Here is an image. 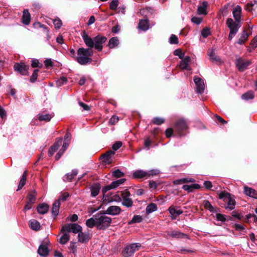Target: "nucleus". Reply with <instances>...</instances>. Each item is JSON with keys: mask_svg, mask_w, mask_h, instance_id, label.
Instances as JSON below:
<instances>
[{"mask_svg": "<svg viewBox=\"0 0 257 257\" xmlns=\"http://www.w3.org/2000/svg\"><path fill=\"white\" fill-rule=\"evenodd\" d=\"M241 11L242 9L241 7L239 5L236 6L232 10V15L235 21L231 18H228L227 19L226 25L230 30L228 36V39L229 40H232L234 37L241 26L240 22L241 18Z\"/></svg>", "mask_w": 257, "mask_h": 257, "instance_id": "nucleus-1", "label": "nucleus"}, {"mask_svg": "<svg viewBox=\"0 0 257 257\" xmlns=\"http://www.w3.org/2000/svg\"><path fill=\"white\" fill-rule=\"evenodd\" d=\"M83 40L85 45L91 49L94 47L97 50L100 51L103 48V44L106 41V38L104 36L98 35L93 39L91 38L86 33L82 35Z\"/></svg>", "mask_w": 257, "mask_h": 257, "instance_id": "nucleus-2", "label": "nucleus"}, {"mask_svg": "<svg viewBox=\"0 0 257 257\" xmlns=\"http://www.w3.org/2000/svg\"><path fill=\"white\" fill-rule=\"evenodd\" d=\"M77 55L75 60L80 64L86 65L91 63L92 59L90 57L93 55V51L89 47L87 49L80 48L77 50Z\"/></svg>", "mask_w": 257, "mask_h": 257, "instance_id": "nucleus-3", "label": "nucleus"}, {"mask_svg": "<svg viewBox=\"0 0 257 257\" xmlns=\"http://www.w3.org/2000/svg\"><path fill=\"white\" fill-rule=\"evenodd\" d=\"M96 219V227L99 229H104L109 226L111 219L105 214L95 215Z\"/></svg>", "mask_w": 257, "mask_h": 257, "instance_id": "nucleus-4", "label": "nucleus"}, {"mask_svg": "<svg viewBox=\"0 0 257 257\" xmlns=\"http://www.w3.org/2000/svg\"><path fill=\"white\" fill-rule=\"evenodd\" d=\"M141 244L140 243H133L126 245L122 251V254L124 257H130L136 251L140 249Z\"/></svg>", "mask_w": 257, "mask_h": 257, "instance_id": "nucleus-5", "label": "nucleus"}, {"mask_svg": "<svg viewBox=\"0 0 257 257\" xmlns=\"http://www.w3.org/2000/svg\"><path fill=\"white\" fill-rule=\"evenodd\" d=\"M188 128L186 121L183 118L178 120L174 125V129L180 136L184 135V132Z\"/></svg>", "mask_w": 257, "mask_h": 257, "instance_id": "nucleus-6", "label": "nucleus"}, {"mask_svg": "<svg viewBox=\"0 0 257 257\" xmlns=\"http://www.w3.org/2000/svg\"><path fill=\"white\" fill-rule=\"evenodd\" d=\"M61 231L79 233L80 231H82V227L77 223H70L64 225L62 228Z\"/></svg>", "mask_w": 257, "mask_h": 257, "instance_id": "nucleus-7", "label": "nucleus"}, {"mask_svg": "<svg viewBox=\"0 0 257 257\" xmlns=\"http://www.w3.org/2000/svg\"><path fill=\"white\" fill-rule=\"evenodd\" d=\"M130 193L128 191H123L121 192L122 204L127 207H131L133 204V200L130 197Z\"/></svg>", "mask_w": 257, "mask_h": 257, "instance_id": "nucleus-8", "label": "nucleus"}, {"mask_svg": "<svg viewBox=\"0 0 257 257\" xmlns=\"http://www.w3.org/2000/svg\"><path fill=\"white\" fill-rule=\"evenodd\" d=\"M14 68L15 71L23 75H27L28 74L29 66L25 65L24 63H16L14 65Z\"/></svg>", "mask_w": 257, "mask_h": 257, "instance_id": "nucleus-9", "label": "nucleus"}, {"mask_svg": "<svg viewBox=\"0 0 257 257\" xmlns=\"http://www.w3.org/2000/svg\"><path fill=\"white\" fill-rule=\"evenodd\" d=\"M194 81L196 85V91L197 93H202L204 92L205 85L203 80L197 76L194 78Z\"/></svg>", "mask_w": 257, "mask_h": 257, "instance_id": "nucleus-10", "label": "nucleus"}, {"mask_svg": "<svg viewBox=\"0 0 257 257\" xmlns=\"http://www.w3.org/2000/svg\"><path fill=\"white\" fill-rule=\"evenodd\" d=\"M167 238L171 237L176 238H182L187 236V235L178 230H168L165 232Z\"/></svg>", "mask_w": 257, "mask_h": 257, "instance_id": "nucleus-11", "label": "nucleus"}, {"mask_svg": "<svg viewBox=\"0 0 257 257\" xmlns=\"http://www.w3.org/2000/svg\"><path fill=\"white\" fill-rule=\"evenodd\" d=\"M235 64L238 70L243 71L251 64V62L249 60L244 61L239 58L236 60Z\"/></svg>", "mask_w": 257, "mask_h": 257, "instance_id": "nucleus-12", "label": "nucleus"}, {"mask_svg": "<svg viewBox=\"0 0 257 257\" xmlns=\"http://www.w3.org/2000/svg\"><path fill=\"white\" fill-rule=\"evenodd\" d=\"M121 211V208L117 206H111L108 207L105 211V213L111 215H117Z\"/></svg>", "mask_w": 257, "mask_h": 257, "instance_id": "nucleus-13", "label": "nucleus"}, {"mask_svg": "<svg viewBox=\"0 0 257 257\" xmlns=\"http://www.w3.org/2000/svg\"><path fill=\"white\" fill-rule=\"evenodd\" d=\"M114 152L112 151H109L102 156V161L107 163L110 164L113 160Z\"/></svg>", "mask_w": 257, "mask_h": 257, "instance_id": "nucleus-14", "label": "nucleus"}, {"mask_svg": "<svg viewBox=\"0 0 257 257\" xmlns=\"http://www.w3.org/2000/svg\"><path fill=\"white\" fill-rule=\"evenodd\" d=\"M62 143V139L60 138L57 140L56 142L54 144L53 146H52L49 149L48 155L49 156L51 157L53 156L54 152L58 150V148L61 145Z\"/></svg>", "mask_w": 257, "mask_h": 257, "instance_id": "nucleus-15", "label": "nucleus"}, {"mask_svg": "<svg viewBox=\"0 0 257 257\" xmlns=\"http://www.w3.org/2000/svg\"><path fill=\"white\" fill-rule=\"evenodd\" d=\"M168 211L171 215V216L172 219H175L177 216L183 213V211L182 210L176 209L173 206H171L168 208Z\"/></svg>", "mask_w": 257, "mask_h": 257, "instance_id": "nucleus-16", "label": "nucleus"}, {"mask_svg": "<svg viewBox=\"0 0 257 257\" xmlns=\"http://www.w3.org/2000/svg\"><path fill=\"white\" fill-rule=\"evenodd\" d=\"M90 238V235L89 233L80 231L78 234V241L81 243H86Z\"/></svg>", "mask_w": 257, "mask_h": 257, "instance_id": "nucleus-17", "label": "nucleus"}, {"mask_svg": "<svg viewBox=\"0 0 257 257\" xmlns=\"http://www.w3.org/2000/svg\"><path fill=\"white\" fill-rule=\"evenodd\" d=\"M208 56L210 60L213 62H220V59L216 55L215 49L211 48L208 50L207 52Z\"/></svg>", "mask_w": 257, "mask_h": 257, "instance_id": "nucleus-18", "label": "nucleus"}, {"mask_svg": "<svg viewBox=\"0 0 257 257\" xmlns=\"http://www.w3.org/2000/svg\"><path fill=\"white\" fill-rule=\"evenodd\" d=\"M149 28V21L147 19L140 20L139 25L138 29L143 31H146Z\"/></svg>", "mask_w": 257, "mask_h": 257, "instance_id": "nucleus-19", "label": "nucleus"}, {"mask_svg": "<svg viewBox=\"0 0 257 257\" xmlns=\"http://www.w3.org/2000/svg\"><path fill=\"white\" fill-rule=\"evenodd\" d=\"M147 173L146 171L143 170H138L133 173V177L137 179L147 178Z\"/></svg>", "mask_w": 257, "mask_h": 257, "instance_id": "nucleus-20", "label": "nucleus"}, {"mask_svg": "<svg viewBox=\"0 0 257 257\" xmlns=\"http://www.w3.org/2000/svg\"><path fill=\"white\" fill-rule=\"evenodd\" d=\"M190 60L191 59L189 56L185 57L180 62V67L183 70H191V69L188 67V64Z\"/></svg>", "mask_w": 257, "mask_h": 257, "instance_id": "nucleus-21", "label": "nucleus"}, {"mask_svg": "<svg viewBox=\"0 0 257 257\" xmlns=\"http://www.w3.org/2000/svg\"><path fill=\"white\" fill-rule=\"evenodd\" d=\"M38 253L42 256H47L49 253V250L46 245L41 244L38 249Z\"/></svg>", "mask_w": 257, "mask_h": 257, "instance_id": "nucleus-22", "label": "nucleus"}, {"mask_svg": "<svg viewBox=\"0 0 257 257\" xmlns=\"http://www.w3.org/2000/svg\"><path fill=\"white\" fill-rule=\"evenodd\" d=\"M31 21V15L28 10H24L22 17V22L24 24L28 25Z\"/></svg>", "mask_w": 257, "mask_h": 257, "instance_id": "nucleus-23", "label": "nucleus"}, {"mask_svg": "<svg viewBox=\"0 0 257 257\" xmlns=\"http://www.w3.org/2000/svg\"><path fill=\"white\" fill-rule=\"evenodd\" d=\"M208 3L204 1L202 3L201 5L198 7L197 13L199 15H206L207 14V7Z\"/></svg>", "mask_w": 257, "mask_h": 257, "instance_id": "nucleus-24", "label": "nucleus"}, {"mask_svg": "<svg viewBox=\"0 0 257 257\" xmlns=\"http://www.w3.org/2000/svg\"><path fill=\"white\" fill-rule=\"evenodd\" d=\"M78 174L77 170H73L71 173L66 174L63 178V180L65 182L71 181L75 176Z\"/></svg>", "mask_w": 257, "mask_h": 257, "instance_id": "nucleus-25", "label": "nucleus"}, {"mask_svg": "<svg viewBox=\"0 0 257 257\" xmlns=\"http://www.w3.org/2000/svg\"><path fill=\"white\" fill-rule=\"evenodd\" d=\"M244 192L247 196L254 198H257V193L255 190L251 188L245 186L244 187Z\"/></svg>", "mask_w": 257, "mask_h": 257, "instance_id": "nucleus-26", "label": "nucleus"}, {"mask_svg": "<svg viewBox=\"0 0 257 257\" xmlns=\"http://www.w3.org/2000/svg\"><path fill=\"white\" fill-rule=\"evenodd\" d=\"M49 210V206L46 203L40 204L37 207V211L40 214L46 213Z\"/></svg>", "mask_w": 257, "mask_h": 257, "instance_id": "nucleus-27", "label": "nucleus"}, {"mask_svg": "<svg viewBox=\"0 0 257 257\" xmlns=\"http://www.w3.org/2000/svg\"><path fill=\"white\" fill-rule=\"evenodd\" d=\"M60 202L59 200H56L53 204L51 212L54 216H56L59 211Z\"/></svg>", "mask_w": 257, "mask_h": 257, "instance_id": "nucleus-28", "label": "nucleus"}, {"mask_svg": "<svg viewBox=\"0 0 257 257\" xmlns=\"http://www.w3.org/2000/svg\"><path fill=\"white\" fill-rule=\"evenodd\" d=\"M91 195L93 197L96 196L99 193L100 186L99 184H95L92 185L91 188Z\"/></svg>", "mask_w": 257, "mask_h": 257, "instance_id": "nucleus-29", "label": "nucleus"}, {"mask_svg": "<svg viewBox=\"0 0 257 257\" xmlns=\"http://www.w3.org/2000/svg\"><path fill=\"white\" fill-rule=\"evenodd\" d=\"M140 13L141 15L145 17H148L154 13V10L151 8H146L140 10Z\"/></svg>", "mask_w": 257, "mask_h": 257, "instance_id": "nucleus-30", "label": "nucleus"}, {"mask_svg": "<svg viewBox=\"0 0 257 257\" xmlns=\"http://www.w3.org/2000/svg\"><path fill=\"white\" fill-rule=\"evenodd\" d=\"M29 226L34 230H38L40 228V223L35 219H32L29 221Z\"/></svg>", "mask_w": 257, "mask_h": 257, "instance_id": "nucleus-31", "label": "nucleus"}, {"mask_svg": "<svg viewBox=\"0 0 257 257\" xmlns=\"http://www.w3.org/2000/svg\"><path fill=\"white\" fill-rule=\"evenodd\" d=\"M53 114H39L38 115V119L40 121H49L53 117Z\"/></svg>", "mask_w": 257, "mask_h": 257, "instance_id": "nucleus-32", "label": "nucleus"}, {"mask_svg": "<svg viewBox=\"0 0 257 257\" xmlns=\"http://www.w3.org/2000/svg\"><path fill=\"white\" fill-rule=\"evenodd\" d=\"M119 44V40L116 37L111 38L108 43V47L110 49H113L116 47Z\"/></svg>", "mask_w": 257, "mask_h": 257, "instance_id": "nucleus-33", "label": "nucleus"}, {"mask_svg": "<svg viewBox=\"0 0 257 257\" xmlns=\"http://www.w3.org/2000/svg\"><path fill=\"white\" fill-rule=\"evenodd\" d=\"M110 189H112L110 184L105 186L102 188V192L103 193V199L104 202H106L107 199L109 198V196L107 194H106V193L108 190Z\"/></svg>", "mask_w": 257, "mask_h": 257, "instance_id": "nucleus-34", "label": "nucleus"}, {"mask_svg": "<svg viewBox=\"0 0 257 257\" xmlns=\"http://www.w3.org/2000/svg\"><path fill=\"white\" fill-rule=\"evenodd\" d=\"M158 209L157 206L156 204L152 203L149 204L146 208V211L147 214L151 213L156 211Z\"/></svg>", "mask_w": 257, "mask_h": 257, "instance_id": "nucleus-35", "label": "nucleus"}, {"mask_svg": "<svg viewBox=\"0 0 257 257\" xmlns=\"http://www.w3.org/2000/svg\"><path fill=\"white\" fill-rule=\"evenodd\" d=\"M235 201L234 199H232L230 197H228L227 204L225 208L229 210H231L235 208Z\"/></svg>", "mask_w": 257, "mask_h": 257, "instance_id": "nucleus-36", "label": "nucleus"}, {"mask_svg": "<svg viewBox=\"0 0 257 257\" xmlns=\"http://www.w3.org/2000/svg\"><path fill=\"white\" fill-rule=\"evenodd\" d=\"M122 200L121 197L119 195L115 194L112 197H109L106 202L110 203L112 202H120Z\"/></svg>", "mask_w": 257, "mask_h": 257, "instance_id": "nucleus-37", "label": "nucleus"}, {"mask_svg": "<svg viewBox=\"0 0 257 257\" xmlns=\"http://www.w3.org/2000/svg\"><path fill=\"white\" fill-rule=\"evenodd\" d=\"M248 37V34L245 31H243V33L241 34L240 38L237 41V44L239 45L243 44L245 41L247 40Z\"/></svg>", "mask_w": 257, "mask_h": 257, "instance_id": "nucleus-38", "label": "nucleus"}, {"mask_svg": "<svg viewBox=\"0 0 257 257\" xmlns=\"http://www.w3.org/2000/svg\"><path fill=\"white\" fill-rule=\"evenodd\" d=\"M63 234L60 238V243L64 244L66 243L69 240L70 236L68 232H62Z\"/></svg>", "mask_w": 257, "mask_h": 257, "instance_id": "nucleus-39", "label": "nucleus"}, {"mask_svg": "<svg viewBox=\"0 0 257 257\" xmlns=\"http://www.w3.org/2000/svg\"><path fill=\"white\" fill-rule=\"evenodd\" d=\"M94 218H90L87 219L86 221V225L89 228H92L94 226H96V219H95V215L94 216Z\"/></svg>", "mask_w": 257, "mask_h": 257, "instance_id": "nucleus-40", "label": "nucleus"}, {"mask_svg": "<svg viewBox=\"0 0 257 257\" xmlns=\"http://www.w3.org/2000/svg\"><path fill=\"white\" fill-rule=\"evenodd\" d=\"M26 181V172L25 171L24 174L21 178L19 184L18 185V188L17 189V191L21 189L25 185Z\"/></svg>", "mask_w": 257, "mask_h": 257, "instance_id": "nucleus-41", "label": "nucleus"}, {"mask_svg": "<svg viewBox=\"0 0 257 257\" xmlns=\"http://www.w3.org/2000/svg\"><path fill=\"white\" fill-rule=\"evenodd\" d=\"M254 97V94L252 91H249L246 93L243 94L241 96V98L243 100H248L251 99Z\"/></svg>", "mask_w": 257, "mask_h": 257, "instance_id": "nucleus-42", "label": "nucleus"}, {"mask_svg": "<svg viewBox=\"0 0 257 257\" xmlns=\"http://www.w3.org/2000/svg\"><path fill=\"white\" fill-rule=\"evenodd\" d=\"M199 187V185L198 184H193L192 185H184L183 186V189L184 190L187 191L188 192H191V191H192L193 189L198 188Z\"/></svg>", "mask_w": 257, "mask_h": 257, "instance_id": "nucleus-43", "label": "nucleus"}, {"mask_svg": "<svg viewBox=\"0 0 257 257\" xmlns=\"http://www.w3.org/2000/svg\"><path fill=\"white\" fill-rule=\"evenodd\" d=\"M67 81V79L66 77L62 76L59 79L56 81V85L58 87H60L62 86L63 85L66 83Z\"/></svg>", "mask_w": 257, "mask_h": 257, "instance_id": "nucleus-44", "label": "nucleus"}, {"mask_svg": "<svg viewBox=\"0 0 257 257\" xmlns=\"http://www.w3.org/2000/svg\"><path fill=\"white\" fill-rule=\"evenodd\" d=\"M203 205L206 209L209 210L211 212H214L215 211L213 206L210 204V202L208 200H205L203 202Z\"/></svg>", "mask_w": 257, "mask_h": 257, "instance_id": "nucleus-45", "label": "nucleus"}, {"mask_svg": "<svg viewBox=\"0 0 257 257\" xmlns=\"http://www.w3.org/2000/svg\"><path fill=\"white\" fill-rule=\"evenodd\" d=\"M147 174V178L151 176L157 175L160 173V171L158 169H153L146 171Z\"/></svg>", "mask_w": 257, "mask_h": 257, "instance_id": "nucleus-46", "label": "nucleus"}, {"mask_svg": "<svg viewBox=\"0 0 257 257\" xmlns=\"http://www.w3.org/2000/svg\"><path fill=\"white\" fill-rule=\"evenodd\" d=\"M169 42L171 44H177L179 43L177 37L174 34L171 35Z\"/></svg>", "mask_w": 257, "mask_h": 257, "instance_id": "nucleus-47", "label": "nucleus"}, {"mask_svg": "<svg viewBox=\"0 0 257 257\" xmlns=\"http://www.w3.org/2000/svg\"><path fill=\"white\" fill-rule=\"evenodd\" d=\"M67 148H65L63 146H62L61 149L59 150V151L58 152L57 155L55 156V160H58L62 156V155L64 154L65 151L66 150Z\"/></svg>", "mask_w": 257, "mask_h": 257, "instance_id": "nucleus-48", "label": "nucleus"}, {"mask_svg": "<svg viewBox=\"0 0 257 257\" xmlns=\"http://www.w3.org/2000/svg\"><path fill=\"white\" fill-rule=\"evenodd\" d=\"M194 180L193 179H188V178H183L181 179H178L174 181L175 184H178L180 182H194Z\"/></svg>", "mask_w": 257, "mask_h": 257, "instance_id": "nucleus-49", "label": "nucleus"}, {"mask_svg": "<svg viewBox=\"0 0 257 257\" xmlns=\"http://www.w3.org/2000/svg\"><path fill=\"white\" fill-rule=\"evenodd\" d=\"M124 173L122 172L119 169L115 170L112 172V176L116 178H119L123 176Z\"/></svg>", "mask_w": 257, "mask_h": 257, "instance_id": "nucleus-50", "label": "nucleus"}, {"mask_svg": "<svg viewBox=\"0 0 257 257\" xmlns=\"http://www.w3.org/2000/svg\"><path fill=\"white\" fill-rule=\"evenodd\" d=\"M39 70L38 69H35L34 70L31 78H30V81L32 83H34L36 81L37 77H38V73Z\"/></svg>", "mask_w": 257, "mask_h": 257, "instance_id": "nucleus-51", "label": "nucleus"}, {"mask_svg": "<svg viewBox=\"0 0 257 257\" xmlns=\"http://www.w3.org/2000/svg\"><path fill=\"white\" fill-rule=\"evenodd\" d=\"M210 34V30L208 28H205L201 31V35L203 38H207Z\"/></svg>", "mask_w": 257, "mask_h": 257, "instance_id": "nucleus-52", "label": "nucleus"}, {"mask_svg": "<svg viewBox=\"0 0 257 257\" xmlns=\"http://www.w3.org/2000/svg\"><path fill=\"white\" fill-rule=\"evenodd\" d=\"M36 201V196L33 193H29L28 197V201L32 204L35 203Z\"/></svg>", "mask_w": 257, "mask_h": 257, "instance_id": "nucleus-53", "label": "nucleus"}, {"mask_svg": "<svg viewBox=\"0 0 257 257\" xmlns=\"http://www.w3.org/2000/svg\"><path fill=\"white\" fill-rule=\"evenodd\" d=\"M118 3H119L118 0H113L110 3V9L112 10H116L118 5Z\"/></svg>", "mask_w": 257, "mask_h": 257, "instance_id": "nucleus-54", "label": "nucleus"}, {"mask_svg": "<svg viewBox=\"0 0 257 257\" xmlns=\"http://www.w3.org/2000/svg\"><path fill=\"white\" fill-rule=\"evenodd\" d=\"M53 24L56 29H60L62 26V23L60 19H54L53 20Z\"/></svg>", "mask_w": 257, "mask_h": 257, "instance_id": "nucleus-55", "label": "nucleus"}, {"mask_svg": "<svg viewBox=\"0 0 257 257\" xmlns=\"http://www.w3.org/2000/svg\"><path fill=\"white\" fill-rule=\"evenodd\" d=\"M164 122V119L163 118L156 117L153 118V122L155 124L160 125L162 124Z\"/></svg>", "mask_w": 257, "mask_h": 257, "instance_id": "nucleus-56", "label": "nucleus"}, {"mask_svg": "<svg viewBox=\"0 0 257 257\" xmlns=\"http://www.w3.org/2000/svg\"><path fill=\"white\" fill-rule=\"evenodd\" d=\"M191 21L194 24L199 25L202 21V18L197 17H193L191 19Z\"/></svg>", "mask_w": 257, "mask_h": 257, "instance_id": "nucleus-57", "label": "nucleus"}, {"mask_svg": "<svg viewBox=\"0 0 257 257\" xmlns=\"http://www.w3.org/2000/svg\"><path fill=\"white\" fill-rule=\"evenodd\" d=\"M142 220V218L140 215H135L131 220L132 223H139Z\"/></svg>", "mask_w": 257, "mask_h": 257, "instance_id": "nucleus-58", "label": "nucleus"}, {"mask_svg": "<svg viewBox=\"0 0 257 257\" xmlns=\"http://www.w3.org/2000/svg\"><path fill=\"white\" fill-rule=\"evenodd\" d=\"M31 65L32 67H41L42 65L37 59L32 60Z\"/></svg>", "mask_w": 257, "mask_h": 257, "instance_id": "nucleus-59", "label": "nucleus"}, {"mask_svg": "<svg viewBox=\"0 0 257 257\" xmlns=\"http://www.w3.org/2000/svg\"><path fill=\"white\" fill-rule=\"evenodd\" d=\"M118 117L116 116H112L109 120V123L110 124H114L118 121Z\"/></svg>", "mask_w": 257, "mask_h": 257, "instance_id": "nucleus-60", "label": "nucleus"}, {"mask_svg": "<svg viewBox=\"0 0 257 257\" xmlns=\"http://www.w3.org/2000/svg\"><path fill=\"white\" fill-rule=\"evenodd\" d=\"M122 146V143L118 141L115 142L112 146V149L114 151H116L119 149Z\"/></svg>", "mask_w": 257, "mask_h": 257, "instance_id": "nucleus-61", "label": "nucleus"}, {"mask_svg": "<svg viewBox=\"0 0 257 257\" xmlns=\"http://www.w3.org/2000/svg\"><path fill=\"white\" fill-rule=\"evenodd\" d=\"M69 194L67 192L63 193L60 196L58 200H59V202L60 201H64L66 200V199L69 197Z\"/></svg>", "mask_w": 257, "mask_h": 257, "instance_id": "nucleus-62", "label": "nucleus"}, {"mask_svg": "<svg viewBox=\"0 0 257 257\" xmlns=\"http://www.w3.org/2000/svg\"><path fill=\"white\" fill-rule=\"evenodd\" d=\"M216 217L217 220L224 222L226 220L225 216L220 213H217L216 215Z\"/></svg>", "mask_w": 257, "mask_h": 257, "instance_id": "nucleus-63", "label": "nucleus"}, {"mask_svg": "<svg viewBox=\"0 0 257 257\" xmlns=\"http://www.w3.org/2000/svg\"><path fill=\"white\" fill-rule=\"evenodd\" d=\"M250 45L253 48L257 47V35L251 41Z\"/></svg>", "mask_w": 257, "mask_h": 257, "instance_id": "nucleus-64", "label": "nucleus"}]
</instances>
